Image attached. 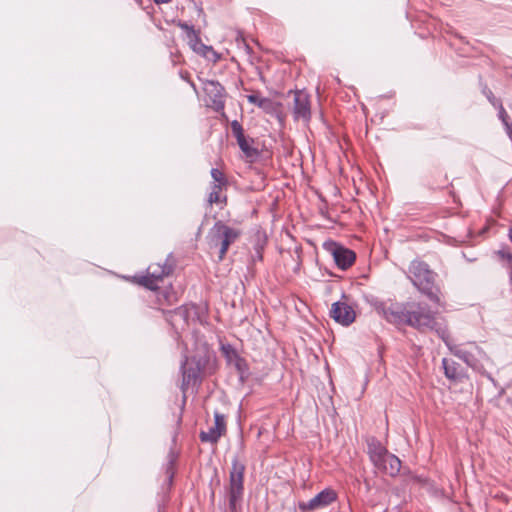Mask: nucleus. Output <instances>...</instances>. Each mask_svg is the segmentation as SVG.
I'll return each instance as SVG.
<instances>
[{
    "label": "nucleus",
    "mask_w": 512,
    "mask_h": 512,
    "mask_svg": "<svg viewBox=\"0 0 512 512\" xmlns=\"http://www.w3.org/2000/svg\"><path fill=\"white\" fill-rule=\"evenodd\" d=\"M377 312L391 323H406L420 332L434 331L446 345H449V333L446 321L438 317L423 305H411L404 310H395L391 307H377Z\"/></svg>",
    "instance_id": "obj_1"
},
{
    "label": "nucleus",
    "mask_w": 512,
    "mask_h": 512,
    "mask_svg": "<svg viewBox=\"0 0 512 512\" xmlns=\"http://www.w3.org/2000/svg\"><path fill=\"white\" fill-rule=\"evenodd\" d=\"M409 275L412 283L420 292L431 301L441 305V296L438 288L434 287L436 274L422 261H413L409 266Z\"/></svg>",
    "instance_id": "obj_2"
},
{
    "label": "nucleus",
    "mask_w": 512,
    "mask_h": 512,
    "mask_svg": "<svg viewBox=\"0 0 512 512\" xmlns=\"http://www.w3.org/2000/svg\"><path fill=\"white\" fill-rule=\"evenodd\" d=\"M173 267L167 260L163 263H152L147 269L146 275H135L133 282L143 286L150 290H156L159 288V283L163 281L165 277L170 275Z\"/></svg>",
    "instance_id": "obj_3"
},
{
    "label": "nucleus",
    "mask_w": 512,
    "mask_h": 512,
    "mask_svg": "<svg viewBox=\"0 0 512 512\" xmlns=\"http://www.w3.org/2000/svg\"><path fill=\"white\" fill-rule=\"evenodd\" d=\"M447 347L455 356L462 359L467 365L474 369H478L480 362L487 358L486 353L473 342L467 343L466 345H452L449 340Z\"/></svg>",
    "instance_id": "obj_4"
},
{
    "label": "nucleus",
    "mask_w": 512,
    "mask_h": 512,
    "mask_svg": "<svg viewBox=\"0 0 512 512\" xmlns=\"http://www.w3.org/2000/svg\"><path fill=\"white\" fill-rule=\"evenodd\" d=\"M213 242L220 245L219 259L222 260L227 253L229 246L236 241L241 232L231 228L222 222H217L213 227Z\"/></svg>",
    "instance_id": "obj_5"
},
{
    "label": "nucleus",
    "mask_w": 512,
    "mask_h": 512,
    "mask_svg": "<svg viewBox=\"0 0 512 512\" xmlns=\"http://www.w3.org/2000/svg\"><path fill=\"white\" fill-rule=\"evenodd\" d=\"M204 101L207 106L213 108L215 111H220L224 108V89L216 81L205 80L202 82Z\"/></svg>",
    "instance_id": "obj_6"
},
{
    "label": "nucleus",
    "mask_w": 512,
    "mask_h": 512,
    "mask_svg": "<svg viewBox=\"0 0 512 512\" xmlns=\"http://www.w3.org/2000/svg\"><path fill=\"white\" fill-rule=\"evenodd\" d=\"M337 499V494L333 489L326 488L319 492L316 496L307 502L301 501L298 504L299 509L302 512L315 511L320 508H324Z\"/></svg>",
    "instance_id": "obj_7"
},
{
    "label": "nucleus",
    "mask_w": 512,
    "mask_h": 512,
    "mask_svg": "<svg viewBox=\"0 0 512 512\" xmlns=\"http://www.w3.org/2000/svg\"><path fill=\"white\" fill-rule=\"evenodd\" d=\"M330 315L337 323L343 326H349L356 319L354 307L345 300L333 303Z\"/></svg>",
    "instance_id": "obj_8"
},
{
    "label": "nucleus",
    "mask_w": 512,
    "mask_h": 512,
    "mask_svg": "<svg viewBox=\"0 0 512 512\" xmlns=\"http://www.w3.org/2000/svg\"><path fill=\"white\" fill-rule=\"evenodd\" d=\"M328 250L331 252L336 265L345 270L349 268L355 261V253L336 243L328 244Z\"/></svg>",
    "instance_id": "obj_9"
},
{
    "label": "nucleus",
    "mask_w": 512,
    "mask_h": 512,
    "mask_svg": "<svg viewBox=\"0 0 512 512\" xmlns=\"http://www.w3.org/2000/svg\"><path fill=\"white\" fill-rule=\"evenodd\" d=\"M294 118L296 120L302 119L307 122L310 119V99L309 95L304 91H296L294 93Z\"/></svg>",
    "instance_id": "obj_10"
},
{
    "label": "nucleus",
    "mask_w": 512,
    "mask_h": 512,
    "mask_svg": "<svg viewBox=\"0 0 512 512\" xmlns=\"http://www.w3.org/2000/svg\"><path fill=\"white\" fill-rule=\"evenodd\" d=\"M226 431V423L223 415L218 412L214 415V425L208 429V431H202L200 433V439L203 442L216 443L218 439Z\"/></svg>",
    "instance_id": "obj_11"
},
{
    "label": "nucleus",
    "mask_w": 512,
    "mask_h": 512,
    "mask_svg": "<svg viewBox=\"0 0 512 512\" xmlns=\"http://www.w3.org/2000/svg\"><path fill=\"white\" fill-rule=\"evenodd\" d=\"M243 494V482H230L228 497L229 509L231 512H238L240 510Z\"/></svg>",
    "instance_id": "obj_12"
},
{
    "label": "nucleus",
    "mask_w": 512,
    "mask_h": 512,
    "mask_svg": "<svg viewBox=\"0 0 512 512\" xmlns=\"http://www.w3.org/2000/svg\"><path fill=\"white\" fill-rule=\"evenodd\" d=\"M376 468L386 476L396 477L401 470V461L395 455L390 454Z\"/></svg>",
    "instance_id": "obj_13"
},
{
    "label": "nucleus",
    "mask_w": 512,
    "mask_h": 512,
    "mask_svg": "<svg viewBox=\"0 0 512 512\" xmlns=\"http://www.w3.org/2000/svg\"><path fill=\"white\" fill-rule=\"evenodd\" d=\"M368 452L375 467L382 463L387 455H390V453H388L387 450L377 441H371L368 444Z\"/></svg>",
    "instance_id": "obj_14"
},
{
    "label": "nucleus",
    "mask_w": 512,
    "mask_h": 512,
    "mask_svg": "<svg viewBox=\"0 0 512 512\" xmlns=\"http://www.w3.org/2000/svg\"><path fill=\"white\" fill-rule=\"evenodd\" d=\"M227 185H219L213 184L211 187V192L208 196V202L210 205L212 204H223L226 202V197L222 196V191Z\"/></svg>",
    "instance_id": "obj_15"
},
{
    "label": "nucleus",
    "mask_w": 512,
    "mask_h": 512,
    "mask_svg": "<svg viewBox=\"0 0 512 512\" xmlns=\"http://www.w3.org/2000/svg\"><path fill=\"white\" fill-rule=\"evenodd\" d=\"M442 365L444 368L445 376L447 378H449L451 380H456L459 378V376H460L459 365L456 362L450 361V360L444 358L442 360Z\"/></svg>",
    "instance_id": "obj_16"
},
{
    "label": "nucleus",
    "mask_w": 512,
    "mask_h": 512,
    "mask_svg": "<svg viewBox=\"0 0 512 512\" xmlns=\"http://www.w3.org/2000/svg\"><path fill=\"white\" fill-rule=\"evenodd\" d=\"M196 53L214 63L220 59V55L213 49V47L207 46L204 43L199 46Z\"/></svg>",
    "instance_id": "obj_17"
},
{
    "label": "nucleus",
    "mask_w": 512,
    "mask_h": 512,
    "mask_svg": "<svg viewBox=\"0 0 512 512\" xmlns=\"http://www.w3.org/2000/svg\"><path fill=\"white\" fill-rule=\"evenodd\" d=\"M261 104L262 106L260 108L268 114L278 115L280 113L281 104L272 99L266 98Z\"/></svg>",
    "instance_id": "obj_18"
},
{
    "label": "nucleus",
    "mask_w": 512,
    "mask_h": 512,
    "mask_svg": "<svg viewBox=\"0 0 512 512\" xmlns=\"http://www.w3.org/2000/svg\"><path fill=\"white\" fill-rule=\"evenodd\" d=\"M188 360L185 361V363L182 365V373H183V387L190 384L192 380H195L199 369H188Z\"/></svg>",
    "instance_id": "obj_19"
},
{
    "label": "nucleus",
    "mask_w": 512,
    "mask_h": 512,
    "mask_svg": "<svg viewBox=\"0 0 512 512\" xmlns=\"http://www.w3.org/2000/svg\"><path fill=\"white\" fill-rule=\"evenodd\" d=\"M237 143H238L240 149L243 151V153L247 157H254L257 155V153H258L257 150L252 147L250 141L247 140L245 136L237 139Z\"/></svg>",
    "instance_id": "obj_20"
},
{
    "label": "nucleus",
    "mask_w": 512,
    "mask_h": 512,
    "mask_svg": "<svg viewBox=\"0 0 512 512\" xmlns=\"http://www.w3.org/2000/svg\"><path fill=\"white\" fill-rule=\"evenodd\" d=\"M244 470V465L235 461L230 471V480H243Z\"/></svg>",
    "instance_id": "obj_21"
},
{
    "label": "nucleus",
    "mask_w": 512,
    "mask_h": 512,
    "mask_svg": "<svg viewBox=\"0 0 512 512\" xmlns=\"http://www.w3.org/2000/svg\"><path fill=\"white\" fill-rule=\"evenodd\" d=\"M184 28L188 30L189 46L194 52H196L202 42L192 28H189L187 25H185Z\"/></svg>",
    "instance_id": "obj_22"
},
{
    "label": "nucleus",
    "mask_w": 512,
    "mask_h": 512,
    "mask_svg": "<svg viewBox=\"0 0 512 512\" xmlns=\"http://www.w3.org/2000/svg\"><path fill=\"white\" fill-rule=\"evenodd\" d=\"M211 177L213 178V184H219V185H227V179L225 177V174L217 169L213 168L211 170Z\"/></svg>",
    "instance_id": "obj_23"
},
{
    "label": "nucleus",
    "mask_w": 512,
    "mask_h": 512,
    "mask_svg": "<svg viewBox=\"0 0 512 512\" xmlns=\"http://www.w3.org/2000/svg\"><path fill=\"white\" fill-rule=\"evenodd\" d=\"M266 98L262 97L259 93H253L247 96V100L254 105H257L259 108L262 106V102H264Z\"/></svg>",
    "instance_id": "obj_24"
},
{
    "label": "nucleus",
    "mask_w": 512,
    "mask_h": 512,
    "mask_svg": "<svg viewBox=\"0 0 512 512\" xmlns=\"http://www.w3.org/2000/svg\"><path fill=\"white\" fill-rule=\"evenodd\" d=\"M231 129H232V132H233L234 136L236 137V139H239V138L245 136L243 128L238 121L235 120L231 123Z\"/></svg>",
    "instance_id": "obj_25"
},
{
    "label": "nucleus",
    "mask_w": 512,
    "mask_h": 512,
    "mask_svg": "<svg viewBox=\"0 0 512 512\" xmlns=\"http://www.w3.org/2000/svg\"><path fill=\"white\" fill-rule=\"evenodd\" d=\"M497 254L501 257V259L506 260L508 262V268L512 266V253L506 251H498Z\"/></svg>",
    "instance_id": "obj_26"
},
{
    "label": "nucleus",
    "mask_w": 512,
    "mask_h": 512,
    "mask_svg": "<svg viewBox=\"0 0 512 512\" xmlns=\"http://www.w3.org/2000/svg\"><path fill=\"white\" fill-rule=\"evenodd\" d=\"M499 118L501 119V121L503 122L504 125H506V123H509L508 115H507L504 107L501 104L499 106Z\"/></svg>",
    "instance_id": "obj_27"
},
{
    "label": "nucleus",
    "mask_w": 512,
    "mask_h": 512,
    "mask_svg": "<svg viewBox=\"0 0 512 512\" xmlns=\"http://www.w3.org/2000/svg\"><path fill=\"white\" fill-rule=\"evenodd\" d=\"M175 316H179L183 319H185V316H186V310L184 308H178L175 312H174Z\"/></svg>",
    "instance_id": "obj_28"
},
{
    "label": "nucleus",
    "mask_w": 512,
    "mask_h": 512,
    "mask_svg": "<svg viewBox=\"0 0 512 512\" xmlns=\"http://www.w3.org/2000/svg\"><path fill=\"white\" fill-rule=\"evenodd\" d=\"M505 127H506L507 134L512 139V124L510 122L506 123Z\"/></svg>",
    "instance_id": "obj_29"
},
{
    "label": "nucleus",
    "mask_w": 512,
    "mask_h": 512,
    "mask_svg": "<svg viewBox=\"0 0 512 512\" xmlns=\"http://www.w3.org/2000/svg\"><path fill=\"white\" fill-rule=\"evenodd\" d=\"M169 457H170V460H169L170 463H172L176 459V455L173 452L170 453Z\"/></svg>",
    "instance_id": "obj_30"
},
{
    "label": "nucleus",
    "mask_w": 512,
    "mask_h": 512,
    "mask_svg": "<svg viewBox=\"0 0 512 512\" xmlns=\"http://www.w3.org/2000/svg\"><path fill=\"white\" fill-rule=\"evenodd\" d=\"M157 4L168 3L170 0H154Z\"/></svg>",
    "instance_id": "obj_31"
},
{
    "label": "nucleus",
    "mask_w": 512,
    "mask_h": 512,
    "mask_svg": "<svg viewBox=\"0 0 512 512\" xmlns=\"http://www.w3.org/2000/svg\"><path fill=\"white\" fill-rule=\"evenodd\" d=\"M168 472H169L168 478H169L170 480H172V478L174 477V474H173V472H170V471H168Z\"/></svg>",
    "instance_id": "obj_32"
},
{
    "label": "nucleus",
    "mask_w": 512,
    "mask_h": 512,
    "mask_svg": "<svg viewBox=\"0 0 512 512\" xmlns=\"http://www.w3.org/2000/svg\"><path fill=\"white\" fill-rule=\"evenodd\" d=\"M509 239L512 241V227L509 230Z\"/></svg>",
    "instance_id": "obj_33"
}]
</instances>
